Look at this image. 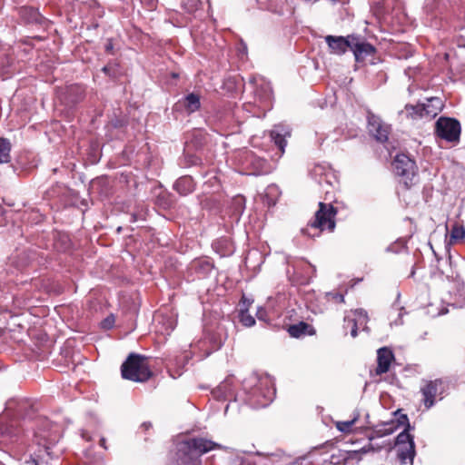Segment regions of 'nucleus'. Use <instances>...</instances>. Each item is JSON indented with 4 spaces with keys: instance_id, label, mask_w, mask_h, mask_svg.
I'll list each match as a JSON object with an SVG mask.
<instances>
[{
    "instance_id": "18",
    "label": "nucleus",
    "mask_w": 465,
    "mask_h": 465,
    "mask_svg": "<svg viewBox=\"0 0 465 465\" xmlns=\"http://www.w3.org/2000/svg\"><path fill=\"white\" fill-rule=\"evenodd\" d=\"M11 143L7 139H0V163H6L10 161Z\"/></svg>"
},
{
    "instance_id": "23",
    "label": "nucleus",
    "mask_w": 465,
    "mask_h": 465,
    "mask_svg": "<svg viewBox=\"0 0 465 465\" xmlns=\"http://www.w3.org/2000/svg\"><path fill=\"white\" fill-rule=\"evenodd\" d=\"M305 328H306V324L302 323V322L298 325H292L289 328V333L292 337H299L302 333H304Z\"/></svg>"
},
{
    "instance_id": "8",
    "label": "nucleus",
    "mask_w": 465,
    "mask_h": 465,
    "mask_svg": "<svg viewBox=\"0 0 465 465\" xmlns=\"http://www.w3.org/2000/svg\"><path fill=\"white\" fill-rule=\"evenodd\" d=\"M443 391L444 386L441 380L429 381L421 388L423 401L427 409L430 408L434 404L436 397L440 395Z\"/></svg>"
},
{
    "instance_id": "4",
    "label": "nucleus",
    "mask_w": 465,
    "mask_h": 465,
    "mask_svg": "<svg viewBox=\"0 0 465 465\" xmlns=\"http://www.w3.org/2000/svg\"><path fill=\"white\" fill-rule=\"evenodd\" d=\"M442 102L438 97H431L428 99L427 104H418L416 106L407 105L405 108L407 115L411 116L412 118L416 116L420 117H428L433 118L435 117L442 109Z\"/></svg>"
},
{
    "instance_id": "3",
    "label": "nucleus",
    "mask_w": 465,
    "mask_h": 465,
    "mask_svg": "<svg viewBox=\"0 0 465 465\" xmlns=\"http://www.w3.org/2000/svg\"><path fill=\"white\" fill-rule=\"evenodd\" d=\"M398 458L402 465L409 463L413 465L416 455L415 443L412 436L407 431L401 432L396 438Z\"/></svg>"
},
{
    "instance_id": "12",
    "label": "nucleus",
    "mask_w": 465,
    "mask_h": 465,
    "mask_svg": "<svg viewBox=\"0 0 465 465\" xmlns=\"http://www.w3.org/2000/svg\"><path fill=\"white\" fill-rule=\"evenodd\" d=\"M394 360L392 351L387 347H383L377 351V362L376 373L381 375L389 371L391 361Z\"/></svg>"
},
{
    "instance_id": "14",
    "label": "nucleus",
    "mask_w": 465,
    "mask_h": 465,
    "mask_svg": "<svg viewBox=\"0 0 465 465\" xmlns=\"http://www.w3.org/2000/svg\"><path fill=\"white\" fill-rule=\"evenodd\" d=\"M252 303V301L244 296L239 303V321L245 327H252L255 324L254 318L248 312Z\"/></svg>"
},
{
    "instance_id": "21",
    "label": "nucleus",
    "mask_w": 465,
    "mask_h": 465,
    "mask_svg": "<svg viewBox=\"0 0 465 465\" xmlns=\"http://www.w3.org/2000/svg\"><path fill=\"white\" fill-rule=\"evenodd\" d=\"M359 418V414H357L353 419L347 421H336L335 427L338 430L344 433H350L351 431L352 426L355 424Z\"/></svg>"
},
{
    "instance_id": "22",
    "label": "nucleus",
    "mask_w": 465,
    "mask_h": 465,
    "mask_svg": "<svg viewBox=\"0 0 465 465\" xmlns=\"http://www.w3.org/2000/svg\"><path fill=\"white\" fill-rule=\"evenodd\" d=\"M397 427L394 423H387L383 425V428H381L375 431L378 437H382L386 435L392 434L396 430Z\"/></svg>"
},
{
    "instance_id": "15",
    "label": "nucleus",
    "mask_w": 465,
    "mask_h": 465,
    "mask_svg": "<svg viewBox=\"0 0 465 465\" xmlns=\"http://www.w3.org/2000/svg\"><path fill=\"white\" fill-rule=\"evenodd\" d=\"M270 135L272 140L281 150V153H283L286 146L285 138L291 135L290 130L283 125H276L271 131Z\"/></svg>"
},
{
    "instance_id": "2",
    "label": "nucleus",
    "mask_w": 465,
    "mask_h": 465,
    "mask_svg": "<svg viewBox=\"0 0 465 465\" xmlns=\"http://www.w3.org/2000/svg\"><path fill=\"white\" fill-rule=\"evenodd\" d=\"M319 206L320 208L315 213L314 220L310 223V227L319 229L321 232L326 229L332 232L335 228V209L331 205L322 203H320Z\"/></svg>"
},
{
    "instance_id": "9",
    "label": "nucleus",
    "mask_w": 465,
    "mask_h": 465,
    "mask_svg": "<svg viewBox=\"0 0 465 465\" xmlns=\"http://www.w3.org/2000/svg\"><path fill=\"white\" fill-rule=\"evenodd\" d=\"M368 129L371 135L379 142H385L390 134V126L381 122V120L373 114L368 117Z\"/></svg>"
},
{
    "instance_id": "6",
    "label": "nucleus",
    "mask_w": 465,
    "mask_h": 465,
    "mask_svg": "<svg viewBox=\"0 0 465 465\" xmlns=\"http://www.w3.org/2000/svg\"><path fill=\"white\" fill-rule=\"evenodd\" d=\"M393 167L396 174L401 176L403 183L408 186L416 174L415 163L406 154H398L394 159Z\"/></svg>"
},
{
    "instance_id": "16",
    "label": "nucleus",
    "mask_w": 465,
    "mask_h": 465,
    "mask_svg": "<svg viewBox=\"0 0 465 465\" xmlns=\"http://www.w3.org/2000/svg\"><path fill=\"white\" fill-rule=\"evenodd\" d=\"M351 50L353 52L357 61H363L375 52V48L371 44L365 42L353 43L351 41Z\"/></svg>"
},
{
    "instance_id": "10",
    "label": "nucleus",
    "mask_w": 465,
    "mask_h": 465,
    "mask_svg": "<svg viewBox=\"0 0 465 465\" xmlns=\"http://www.w3.org/2000/svg\"><path fill=\"white\" fill-rule=\"evenodd\" d=\"M255 388L253 394H262L268 401L272 400L274 394L273 381L269 376H262L261 378L254 377Z\"/></svg>"
},
{
    "instance_id": "1",
    "label": "nucleus",
    "mask_w": 465,
    "mask_h": 465,
    "mask_svg": "<svg viewBox=\"0 0 465 465\" xmlns=\"http://www.w3.org/2000/svg\"><path fill=\"white\" fill-rule=\"evenodd\" d=\"M121 371L124 379L135 382H143L152 375L147 359L134 353L130 354L122 364Z\"/></svg>"
},
{
    "instance_id": "5",
    "label": "nucleus",
    "mask_w": 465,
    "mask_h": 465,
    "mask_svg": "<svg viewBox=\"0 0 465 465\" xmlns=\"http://www.w3.org/2000/svg\"><path fill=\"white\" fill-rule=\"evenodd\" d=\"M436 133L449 142L458 141L460 134V123L452 118L440 117L436 123Z\"/></svg>"
},
{
    "instance_id": "32",
    "label": "nucleus",
    "mask_w": 465,
    "mask_h": 465,
    "mask_svg": "<svg viewBox=\"0 0 465 465\" xmlns=\"http://www.w3.org/2000/svg\"><path fill=\"white\" fill-rule=\"evenodd\" d=\"M274 203H275V201H274V200H269V201H268V204H270V205H271V204H274Z\"/></svg>"
},
{
    "instance_id": "17",
    "label": "nucleus",
    "mask_w": 465,
    "mask_h": 465,
    "mask_svg": "<svg viewBox=\"0 0 465 465\" xmlns=\"http://www.w3.org/2000/svg\"><path fill=\"white\" fill-rule=\"evenodd\" d=\"M178 104L183 106L187 113H194L199 110L201 106L200 95L194 93H191L180 100Z\"/></svg>"
},
{
    "instance_id": "26",
    "label": "nucleus",
    "mask_w": 465,
    "mask_h": 465,
    "mask_svg": "<svg viewBox=\"0 0 465 465\" xmlns=\"http://www.w3.org/2000/svg\"><path fill=\"white\" fill-rule=\"evenodd\" d=\"M256 316L260 321H266V312L262 308L258 309Z\"/></svg>"
},
{
    "instance_id": "31",
    "label": "nucleus",
    "mask_w": 465,
    "mask_h": 465,
    "mask_svg": "<svg viewBox=\"0 0 465 465\" xmlns=\"http://www.w3.org/2000/svg\"><path fill=\"white\" fill-rule=\"evenodd\" d=\"M111 49H112V45H111V44H108V45H106V50H107V51H111Z\"/></svg>"
},
{
    "instance_id": "28",
    "label": "nucleus",
    "mask_w": 465,
    "mask_h": 465,
    "mask_svg": "<svg viewBox=\"0 0 465 465\" xmlns=\"http://www.w3.org/2000/svg\"><path fill=\"white\" fill-rule=\"evenodd\" d=\"M278 189L275 185H271L267 188L266 196L269 194H276L278 192Z\"/></svg>"
},
{
    "instance_id": "27",
    "label": "nucleus",
    "mask_w": 465,
    "mask_h": 465,
    "mask_svg": "<svg viewBox=\"0 0 465 465\" xmlns=\"http://www.w3.org/2000/svg\"><path fill=\"white\" fill-rule=\"evenodd\" d=\"M261 99H269L270 98V86L268 84H265L264 87V94H260Z\"/></svg>"
},
{
    "instance_id": "19",
    "label": "nucleus",
    "mask_w": 465,
    "mask_h": 465,
    "mask_svg": "<svg viewBox=\"0 0 465 465\" xmlns=\"http://www.w3.org/2000/svg\"><path fill=\"white\" fill-rule=\"evenodd\" d=\"M465 238V228L461 225L455 224L450 232V241L451 243L461 241Z\"/></svg>"
},
{
    "instance_id": "11",
    "label": "nucleus",
    "mask_w": 465,
    "mask_h": 465,
    "mask_svg": "<svg viewBox=\"0 0 465 465\" xmlns=\"http://www.w3.org/2000/svg\"><path fill=\"white\" fill-rule=\"evenodd\" d=\"M344 322L347 326H349V325L351 326V335L352 337H356L358 328H360V327H361L363 329L367 328L366 324L368 322V316H367V313L365 311L360 309V310H356L353 312V317L346 316L344 318Z\"/></svg>"
},
{
    "instance_id": "30",
    "label": "nucleus",
    "mask_w": 465,
    "mask_h": 465,
    "mask_svg": "<svg viewBox=\"0 0 465 465\" xmlns=\"http://www.w3.org/2000/svg\"><path fill=\"white\" fill-rule=\"evenodd\" d=\"M104 443H105V440H104V438H103V439H101V440H100V444H101V446H103L104 448H105Z\"/></svg>"
},
{
    "instance_id": "24",
    "label": "nucleus",
    "mask_w": 465,
    "mask_h": 465,
    "mask_svg": "<svg viewBox=\"0 0 465 465\" xmlns=\"http://www.w3.org/2000/svg\"><path fill=\"white\" fill-rule=\"evenodd\" d=\"M201 3L198 0H186L184 3L185 8L190 12L198 9Z\"/></svg>"
},
{
    "instance_id": "13",
    "label": "nucleus",
    "mask_w": 465,
    "mask_h": 465,
    "mask_svg": "<svg viewBox=\"0 0 465 465\" xmlns=\"http://www.w3.org/2000/svg\"><path fill=\"white\" fill-rule=\"evenodd\" d=\"M325 41L328 44L331 53L336 54H344L348 48H351V45L350 37L345 38L342 36L328 35L325 37Z\"/></svg>"
},
{
    "instance_id": "25",
    "label": "nucleus",
    "mask_w": 465,
    "mask_h": 465,
    "mask_svg": "<svg viewBox=\"0 0 465 465\" xmlns=\"http://www.w3.org/2000/svg\"><path fill=\"white\" fill-rule=\"evenodd\" d=\"M102 327L104 329H111L114 324V317L109 316L102 322Z\"/></svg>"
},
{
    "instance_id": "29",
    "label": "nucleus",
    "mask_w": 465,
    "mask_h": 465,
    "mask_svg": "<svg viewBox=\"0 0 465 465\" xmlns=\"http://www.w3.org/2000/svg\"><path fill=\"white\" fill-rule=\"evenodd\" d=\"M190 465H202V463L201 460L197 459L193 460Z\"/></svg>"
},
{
    "instance_id": "7",
    "label": "nucleus",
    "mask_w": 465,
    "mask_h": 465,
    "mask_svg": "<svg viewBox=\"0 0 465 465\" xmlns=\"http://www.w3.org/2000/svg\"><path fill=\"white\" fill-rule=\"evenodd\" d=\"M216 449H223V446L203 438H193L182 442L179 450L185 454H190L193 451L204 454Z\"/></svg>"
},
{
    "instance_id": "20",
    "label": "nucleus",
    "mask_w": 465,
    "mask_h": 465,
    "mask_svg": "<svg viewBox=\"0 0 465 465\" xmlns=\"http://www.w3.org/2000/svg\"><path fill=\"white\" fill-rule=\"evenodd\" d=\"M176 190L182 193L185 194L187 192L192 189V180L189 177H183L179 179L175 183Z\"/></svg>"
},
{
    "instance_id": "33",
    "label": "nucleus",
    "mask_w": 465,
    "mask_h": 465,
    "mask_svg": "<svg viewBox=\"0 0 465 465\" xmlns=\"http://www.w3.org/2000/svg\"><path fill=\"white\" fill-rule=\"evenodd\" d=\"M261 405L265 406V405H267V402H262Z\"/></svg>"
}]
</instances>
